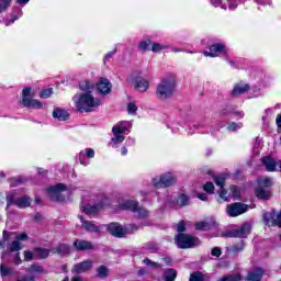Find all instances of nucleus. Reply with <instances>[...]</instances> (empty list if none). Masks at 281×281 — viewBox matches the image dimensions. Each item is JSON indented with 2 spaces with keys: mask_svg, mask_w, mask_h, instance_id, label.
I'll use <instances>...</instances> for the list:
<instances>
[{
  "mask_svg": "<svg viewBox=\"0 0 281 281\" xmlns=\"http://www.w3.org/2000/svg\"><path fill=\"white\" fill-rule=\"evenodd\" d=\"M127 124H128L127 122H121L112 127V133L114 135L112 137V143L115 146H117V144H122V142H124L125 137L123 135H124V133H126L128 131V127L126 126Z\"/></svg>",
  "mask_w": 281,
  "mask_h": 281,
  "instance_id": "0eeeda50",
  "label": "nucleus"
},
{
  "mask_svg": "<svg viewBox=\"0 0 281 281\" xmlns=\"http://www.w3.org/2000/svg\"><path fill=\"white\" fill-rule=\"evenodd\" d=\"M177 183V177L171 172L162 173L160 176H156L151 179L150 184L157 190H161V188H170Z\"/></svg>",
  "mask_w": 281,
  "mask_h": 281,
  "instance_id": "20e7f679",
  "label": "nucleus"
},
{
  "mask_svg": "<svg viewBox=\"0 0 281 281\" xmlns=\"http://www.w3.org/2000/svg\"><path fill=\"white\" fill-rule=\"evenodd\" d=\"M91 267H93V262H91L90 260L79 262L74 266L72 273H87V271H91Z\"/></svg>",
  "mask_w": 281,
  "mask_h": 281,
  "instance_id": "a211bd4d",
  "label": "nucleus"
},
{
  "mask_svg": "<svg viewBox=\"0 0 281 281\" xmlns=\"http://www.w3.org/2000/svg\"><path fill=\"white\" fill-rule=\"evenodd\" d=\"M262 269L257 268L256 270H252L248 272V276L246 278L247 281H260L262 280Z\"/></svg>",
  "mask_w": 281,
  "mask_h": 281,
  "instance_id": "cd10ccee",
  "label": "nucleus"
},
{
  "mask_svg": "<svg viewBox=\"0 0 281 281\" xmlns=\"http://www.w3.org/2000/svg\"><path fill=\"white\" fill-rule=\"evenodd\" d=\"M251 233V224L245 223L240 228L231 232L233 238H247Z\"/></svg>",
  "mask_w": 281,
  "mask_h": 281,
  "instance_id": "f8f14e48",
  "label": "nucleus"
},
{
  "mask_svg": "<svg viewBox=\"0 0 281 281\" xmlns=\"http://www.w3.org/2000/svg\"><path fill=\"white\" fill-rule=\"evenodd\" d=\"M54 93V90L52 88L45 89L40 93L41 98L47 99L50 98L52 94Z\"/></svg>",
  "mask_w": 281,
  "mask_h": 281,
  "instance_id": "603ef678",
  "label": "nucleus"
},
{
  "mask_svg": "<svg viewBox=\"0 0 281 281\" xmlns=\"http://www.w3.org/2000/svg\"><path fill=\"white\" fill-rule=\"evenodd\" d=\"M53 117L55 120H58L59 122H65V121L69 120V112H67L66 110H63L60 108H57L53 111Z\"/></svg>",
  "mask_w": 281,
  "mask_h": 281,
  "instance_id": "393cba45",
  "label": "nucleus"
},
{
  "mask_svg": "<svg viewBox=\"0 0 281 281\" xmlns=\"http://www.w3.org/2000/svg\"><path fill=\"white\" fill-rule=\"evenodd\" d=\"M116 52H117V49H114V50H112V52L105 54V56H104V63H106V60H111V58H113V56H115Z\"/></svg>",
  "mask_w": 281,
  "mask_h": 281,
  "instance_id": "4d7b16f0",
  "label": "nucleus"
},
{
  "mask_svg": "<svg viewBox=\"0 0 281 281\" xmlns=\"http://www.w3.org/2000/svg\"><path fill=\"white\" fill-rule=\"evenodd\" d=\"M255 194L257 199H260L261 201H269V199H271V189L257 187Z\"/></svg>",
  "mask_w": 281,
  "mask_h": 281,
  "instance_id": "412c9836",
  "label": "nucleus"
},
{
  "mask_svg": "<svg viewBox=\"0 0 281 281\" xmlns=\"http://www.w3.org/2000/svg\"><path fill=\"white\" fill-rule=\"evenodd\" d=\"M225 179H227V175L217 176L214 178L215 184L220 188V199L223 201H229L227 196V191L223 189L225 187Z\"/></svg>",
  "mask_w": 281,
  "mask_h": 281,
  "instance_id": "2eb2a0df",
  "label": "nucleus"
},
{
  "mask_svg": "<svg viewBox=\"0 0 281 281\" xmlns=\"http://www.w3.org/2000/svg\"><path fill=\"white\" fill-rule=\"evenodd\" d=\"M271 186H273V181L271 180V178L258 179V188H268L269 190H271Z\"/></svg>",
  "mask_w": 281,
  "mask_h": 281,
  "instance_id": "f704fd0d",
  "label": "nucleus"
},
{
  "mask_svg": "<svg viewBox=\"0 0 281 281\" xmlns=\"http://www.w3.org/2000/svg\"><path fill=\"white\" fill-rule=\"evenodd\" d=\"M21 16H23V11H21V9L18 10V14L16 15H12V19L10 22H7L5 25H10V23H14V21H18V19H21Z\"/></svg>",
  "mask_w": 281,
  "mask_h": 281,
  "instance_id": "6e6d98bb",
  "label": "nucleus"
},
{
  "mask_svg": "<svg viewBox=\"0 0 281 281\" xmlns=\"http://www.w3.org/2000/svg\"><path fill=\"white\" fill-rule=\"evenodd\" d=\"M148 87H150V85L148 83V80L138 77L135 80V89L139 91V93H146V91H148Z\"/></svg>",
  "mask_w": 281,
  "mask_h": 281,
  "instance_id": "b1692460",
  "label": "nucleus"
},
{
  "mask_svg": "<svg viewBox=\"0 0 281 281\" xmlns=\"http://www.w3.org/2000/svg\"><path fill=\"white\" fill-rule=\"evenodd\" d=\"M144 251L147 254H156L159 250V247L155 243H147L143 247Z\"/></svg>",
  "mask_w": 281,
  "mask_h": 281,
  "instance_id": "c9c22d12",
  "label": "nucleus"
},
{
  "mask_svg": "<svg viewBox=\"0 0 281 281\" xmlns=\"http://www.w3.org/2000/svg\"><path fill=\"white\" fill-rule=\"evenodd\" d=\"M198 199H200V201H207V194H205V193H199V194H198Z\"/></svg>",
  "mask_w": 281,
  "mask_h": 281,
  "instance_id": "69168bd1",
  "label": "nucleus"
},
{
  "mask_svg": "<svg viewBox=\"0 0 281 281\" xmlns=\"http://www.w3.org/2000/svg\"><path fill=\"white\" fill-rule=\"evenodd\" d=\"M229 10H236L238 8V2L228 0Z\"/></svg>",
  "mask_w": 281,
  "mask_h": 281,
  "instance_id": "052dcab7",
  "label": "nucleus"
},
{
  "mask_svg": "<svg viewBox=\"0 0 281 281\" xmlns=\"http://www.w3.org/2000/svg\"><path fill=\"white\" fill-rule=\"evenodd\" d=\"M108 232H110V234L116 238H124V236L127 234L126 228L117 223L110 224L108 226Z\"/></svg>",
  "mask_w": 281,
  "mask_h": 281,
  "instance_id": "4468645a",
  "label": "nucleus"
},
{
  "mask_svg": "<svg viewBox=\"0 0 281 281\" xmlns=\"http://www.w3.org/2000/svg\"><path fill=\"white\" fill-rule=\"evenodd\" d=\"M112 87L111 81H109L106 78H101L97 83V89L102 95H108V93H111Z\"/></svg>",
  "mask_w": 281,
  "mask_h": 281,
  "instance_id": "f3484780",
  "label": "nucleus"
},
{
  "mask_svg": "<svg viewBox=\"0 0 281 281\" xmlns=\"http://www.w3.org/2000/svg\"><path fill=\"white\" fill-rule=\"evenodd\" d=\"M10 3H12V0H0V14L10 8Z\"/></svg>",
  "mask_w": 281,
  "mask_h": 281,
  "instance_id": "49530a36",
  "label": "nucleus"
},
{
  "mask_svg": "<svg viewBox=\"0 0 281 281\" xmlns=\"http://www.w3.org/2000/svg\"><path fill=\"white\" fill-rule=\"evenodd\" d=\"M81 221V227L86 229V232H100V227L95 225L93 222L86 221L82 216L79 215Z\"/></svg>",
  "mask_w": 281,
  "mask_h": 281,
  "instance_id": "a878e982",
  "label": "nucleus"
},
{
  "mask_svg": "<svg viewBox=\"0 0 281 281\" xmlns=\"http://www.w3.org/2000/svg\"><path fill=\"white\" fill-rule=\"evenodd\" d=\"M211 277L210 274H203L201 271H196L191 273L189 281H210Z\"/></svg>",
  "mask_w": 281,
  "mask_h": 281,
  "instance_id": "c85d7f7f",
  "label": "nucleus"
},
{
  "mask_svg": "<svg viewBox=\"0 0 281 281\" xmlns=\"http://www.w3.org/2000/svg\"><path fill=\"white\" fill-rule=\"evenodd\" d=\"M247 210H249V206L240 202H235L226 206V213L228 216H232V217L240 216V214H245Z\"/></svg>",
  "mask_w": 281,
  "mask_h": 281,
  "instance_id": "1a4fd4ad",
  "label": "nucleus"
},
{
  "mask_svg": "<svg viewBox=\"0 0 281 281\" xmlns=\"http://www.w3.org/2000/svg\"><path fill=\"white\" fill-rule=\"evenodd\" d=\"M263 223L268 225V227H281V211L279 213H266L263 215Z\"/></svg>",
  "mask_w": 281,
  "mask_h": 281,
  "instance_id": "9d476101",
  "label": "nucleus"
},
{
  "mask_svg": "<svg viewBox=\"0 0 281 281\" xmlns=\"http://www.w3.org/2000/svg\"><path fill=\"white\" fill-rule=\"evenodd\" d=\"M10 205H16L20 210H25V207L32 205V198L22 195L16 199V191H11L7 193V207H10Z\"/></svg>",
  "mask_w": 281,
  "mask_h": 281,
  "instance_id": "39448f33",
  "label": "nucleus"
},
{
  "mask_svg": "<svg viewBox=\"0 0 281 281\" xmlns=\"http://www.w3.org/2000/svg\"><path fill=\"white\" fill-rule=\"evenodd\" d=\"M18 183H21V180L16 179V178L11 179L12 187L16 186Z\"/></svg>",
  "mask_w": 281,
  "mask_h": 281,
  "instance_id": "774afa93",
  "label": "nucleus"
},
{
  "mask_svg": "<svg viewBox=\"0 0 281 281\" xmlns=\"http://www.w3.org/2000/svg\"><path fill=\"white\" fill-rule=\"evenodd\" d=\"M144 265H146L147 267H154V268H157V269H161V265L155 262V261H151L150 259L148 258H145L143 260Z\"/></svg>",
  "mask_w": 281,
  "mask_h": 281,
  "instance_id": "09e8293b",
  "label": "nucleus"
},
{
  "mask_svg": "<svg viewBox=\"0 0 281 281\" xmlns=\"http://www.w3.org/2000/svg\"><path fill=\"white\" fill-rule=\"evenodd\" d=\"M106 276H109V269L104 266H101L98 268V277L103 279L106 278Z\"/></svg>",
  "mask_w": 281,
  "mask_h": 281,
  "instance_id": "c03bdc74",
  "label": "nucleus"
},
{
  "mask_svg": "<svg viewBox=\"0 0 281 281\" xmlns=\"http://www.w3.org/2000/svg\"><path fill=\"white\" fill-rule=\"evenodd\" d=\"M177 232H186V222H180L178 224Z\"/></svg>",
  "mask_w": 281,
  "mask_h": 281,
  "instance_id": "680f3d73",
  "label": "nucleus"
},
{
  "mask_svg": "<svg viewBox=\"0 0 281 281\" xmlns=\"http://www.w3.org/2000/svg\"><path fill=\"white\" fill-rule=\"evenodd\" d=\"M175 241L179 249H192V247H199V245H201L199 237L183 233H179L176 236Z\"/></svg>",
  "mask_w": 281,
  "mask_h": 281,
  "instance_id": "7ed1b4c3",
  "label": "nucleus"
},
{
  "mask_svg": "<svg viewBox=\"0 0 281 281\" xmlns=\"http://www.w3.org/2000/svg\"><path fill=\"white\" fill-rule=\"evenodd\" d=\"M95 157V150L93 148H86L79 153V161L81 166H89L88 159H93Z\"/></svg>",
  "mask_w": 281,
  "mask_h": 281,
  "instance_id": "dca6fc26",
  "label": "nucleus"
},
{
  "mask_svg": "<svg viewBox=\"0 0 281 281\" xmlns=\"http://www.w3.org/2000/svg\"><path fill=\"white\" fill-rule=\"evenodd\" d=\"M74 247L77 251H87L93 249V244H91V241L77 239L74 241Z\"/></svg>",
  "mask_w": 281,
  "mask_h": 281,
  "instance_id": "5701e85b",
  "label": "nucleus"
},
{
  "mask_svg": "<svg viewBox=\"0 0 281 281\" xmlns=\"http://www.w3.org/2000/svg\"><path fill=\"white\" fill-rule=\"evenodd\" d=\"M165 281H175L177 280V270L175 269H167L164 274Z\"/></svg>",
  "mask_w": 281,
  "mask_h": 281,
  "instance_id": "72a5a7b5",
  "label": "nucleus"
},
{
  "mask_svg": "<svg viewBox=\"0 0 281 281\" xmlns=\"http://www.w3.org/2000/svg\"><path fill=\"white\" fill-rule=\"evenodd\" d=\"M33 251L34 255L37 256V258H41L42 260H45V258H49V254H52V250L41 247L34 248Z\"/></svg>",
  "mask_w": 281,
  "mask_h": 281,
  "instance_id": "c756f323",
  "label": "nucleus"
},
{
  "mask_svg": "<svg viewBox=\"0 0 281 281\" xmlns=\"http://www.w3.org/2000/svg\"><path fill=\"white\" fill-rule=\"evenodd\" d=\"M212 256H215V258H220L222 251H221V248L218 247H214L211 251Z\"/></svg>",
  "mask_w": 281,
  "mask_h": 281,
  "instance_id": "13d9d810",
  "label": "nucleus"
},
{
  "mask_svg": "<svg viewBox=\"0 0 281 281\" xmlns=\"http://www.w3.org/2000/svg\"><path fill=\"white\" fill-rule=\"evenodd\" d=\"M34 259V252L30 251V250H25L24 251V260L25 262H30Z\"/></svg>",
  "mask_w": 281,
  "mask_h": 281,
  "instance_id": "5fc2aeb1",
  "label": "nucleus"
},
{
  "mask_svg": "<svg viewBox=\"0 0 281 281\" xmlns=\"http://www.w3.org/2000/svg\"><path fill=\"white\" fill-rule=\"evenodd\" d=\"M53 254H57V256H69L71 254V247L67 244H59L57 247L52 249Z\"/></svg>",
  "mask_w": 281,
  "mask_h": 281,
  "instance_id": "4be33fe9",
  "label": "nucleus"
},
{
  "mask_svg": "<svg viewBox=\"0 0 281 281\" xmlns=\"http://www.w3.org/2000/svg\"><path fill=\"white\" fill-rule=\"evenodd\" d=\"M12 273H13L12 268L5 266L4 263L0 265V276H1V278H5L8 276H12Z\"/></svg>",
  "mask_w": 281,
  "mask_h": 281,
  "instance_id": "e433bc0d",
  "label": "nucleus"
},
{
  "mask_svg": "<svg viewBox=\"0 0 281 281\" xmlns=\"http://www.w3.org/2000/svg\"><path fill=\"white\" fill-rule=\"evenodd\" d=\"M210 52H204V56L210 58H216V56H220V54H227V48L225 47V44H214L210 46Z\"/></svg>",
  "mask_w": 281,
  "mask_h": 281,
  "instance_id": "9b49d317",
  "label": "nucleus"
},
{
  "mask_svg": "<svg viewBox=\"0 0 281 281\" xmlns=\"http://www.w3.org/2000/svg\"><path fill=\"white\" fill-rule=\"evenodd\" d=\"M276 124H277L278 128H281V114L277 115Z\"/></svg>",
  "mask_w": 281,
  "mask_h": 281,
  "instance_id": "338daca9",
  "label": "nucleus"
},
{
  "mask_svg": "<svg viewBox=\"0 0 281 281\" xmlns=\"http://www.w3.org/2000/svg\"><path fill=\"white\" fill-rule=\"evenodd\" d=\"M67 187L63 183H58L56 186L49 187L47 192L48 196L52 201H57V203H63L65 201V196L60 192H65Z\"/></svg>",
  "mask_w": 281,
  "mask_h": 281,
  "instance_id": "6e6552de",
  "label": "nucleus"
},
{
  "mask_svg": "<svg viewBox=\"0 0 281 281\" xmlns=\"http://www.w3.org/2000/svg\"><path fill=\"white\" fill-rule=\"evenodd\" d=\"M261 161L268 172H280V162L276 161V159L266 156L261 159Z\"/></svg>",
  "mask_w": 281,
  "mask_h": 281,
  "instance_id": "ddd939ff",
  "label": "nucleus"
},
{
  "mask_svg": "<svg viewBox=\"0 0 281 281\" xmlns=\"http://www.w3.org/2000/svg\"><path fill=\"white\" fill-rule=\"evenodd\" d=\"M100 209H102V205L95 204L91 206V204H88L81 207V212H83V214H87L88 216H95Z\"/></svg>",
  "mask_w": 281,
  "mask_h": 281,
  "instance_id": "bb28decb",
  "label": "nucleus"
},
{
  "mask_svg": "<svg viewBox=\"0 0 281 281\" xmlns=\"http://www.w3.org/2000/svg\"><path fill=\"white\" fill-rule=\"evenodd\" d=\"M29 273H43L45 271L42 266L33 265L26 269Z\"/></svg>",
  "mask_w": 281,
  "mask_h": 281,
  "instance_id": "79ce46f5",
  "label": "nucleus"
},
{
  "mask_svg": "<svg viewBox=\"0 0 281 281\" xmlns=\"http://www.w3.org/2000/svg\"><path fill=\"white\" fill-rule=\"evenodd\" d=\"M72 101L79 113H91V111H95V109L102 104V101H100L99 98L93 97V94L89 92H79L75 94Z\"/></svg>",
  "mask_w": 281,
  "mask_h": 281,
  "instance_id": "f257e3e1",
  "label": "nucleus"
},
{
  "mask_svg": "<svg viewBox=\"0 0 281 281\" xmlns=\"http://www.w3.org/2000/svg\"><path fill=\"white\" fill-rule=\"evenodd\" d=\"M177 203L180 205V207H183V205H190V199L186 194H181L177 199Z\"/></svg>",
  "mask_w": 281,
  "mask_h": 281,
  "instance_id": "a19ab883",
  "label": "nucleus"
},
{
  "mask_svg": "<svg viewBox=\"0 0 281 281\" xmlns=\"http://www.w3.org/2000/svg\"><path fill=\"white\" fill-rule=\"evenodd\" d=\"M126 146H135V138L128 137L126 139Z\"/></svg>",
  "mask_w": 281,
  "mask_h": 281,
  "instance_id": "0e129e2a",
  "label": "nucleus"
},
{
  "mask_svg": "<svg viewBox=\"0 0 281 281\" xmlns=\"http://www.w3.org/2000/svg\"><path fill=\"white\" fill-rule=\"evenodd\" d=\"M168 45L166 44H159V43H155V42H151V50L155 53V54H158V52H164V49H168Z\"/></svg>",
  "mask_w": 281,
  "mask_h": 281,
  "instance_id": "4c0bfd02",
  "label": "nucleus"
},
{
  "mask_svg": "<svg viewBox=\"0 0 281 281\" xmlns=\"http://www.w3.org/2000/svg\"><path fill=\"white\" fill-rule=\"evenodd\" d=\"M238 128H243V123H231L227 126V131H231V133H236V131H238Z\"/></svg>",
  "mask_w": 281,
  "mask_h": 281,
  "instance_id": "a18cd8bd",
  "label": "nucleus"
},
{
  "mask_svg": "<svg viewBox=\"0 0 281 281\" xmlns=\"http://www.w3.org/2000/svg\"><path fill=\"white\" fill-rule=\"evenodd\" d=\"M79 89L85 91V93H91L95 89V83L91 81H81L79 83Z\"/></svg>",
  "mask_w": 281,
  "mask_h": 281,
  "instance_id": "7c9ffc66",
  "label": "nucleus"
},
{
  "mask_svg": "<svg viewBox=\"0 0 281 281\" xmlns=\"http://www.w3.org/2000/svg\"><path fill=\"white\" fill-rule=\"evenodd\" d=\"M13 262H14V265H16V266L21 265L22 260H21V254H20V252H18V254L15 255V258H14Z\"/></svg>",
  "mask_w": 281,
  "mask_h": 281,
  "instance_id": "e2e57ef3",
  "label": "nucleus"
},
{
  "mask_svg": "<svg viewBox=\"0 0 281 281\" xmlns=\"http://www.w3.org/2000/svg\"><path fill=\"white\" fill-rule=\"evenodd\" d=\"M240 280H243V276H240V273H236V274L225 276L218 279L217 281H240Z\"/></svg>",
  "mask_w": 281,
  "mask_h": 281,
  "instance_id": "58836bf2",
  "label": "nucleus"
},
{
  "mask_svg": "<svg viewBox=\"0 0 281 281\" xmlns=\"http://www.w3.org/2000/svg\"><path fill=\"white\" fill-rule=\"evenodd\" d=\"M150 47H153V41L150 40L142 41L138 44L139 52H150Z\"/></svg>",
  "mask_w": 281,
  "mask_h": 281,
  "instance_id": "473e14b6",
  "label": "nucleus"
},
{
  "mask_svg": "<svg viewBox=\"0 0 281 281\" xmlns=\"http://www.w3.org/2000/svg\"><path fill=\"white\" fill-rule=\"evenodd\" d=\"M127 113L130 115H135V113H137V104H135V102H130L127 104Z\"/></svg>",
  "mask_w": 281,
  "mask_h": 281,
  "instance_id": "de8ad7c7",
  "label": "nucleus"
},
{
  "mask_svg": "<svg viewBox=\"0 0 281 281\" xmlns=\"http://www.w3.org/2000/svg\"><path fill=\"white\" fill-rule=\"evenodd\" d=\"M203 190L205 192H207L209 194H214V183L212 182H206L204 186H203Z\"/></svg>",
  "mask_w": 281,
  "mask_h": 281,
  "instance_id": "3c124183",
  "label": "nucleus"
},
{
  "mask_svg": "<svg viewBox=\"0 0 281 281\" xmlns=\"http://www.w3.org/2000/svg\"><path fill=\"white\" fill-rule=\"evenodd\" d=\"M214 225H216V220L214 217H211L203 222H198L195 224V229H200L202 232H207V229H212V227H214Z\"/></svg>",
  "mask_w": 281,
  "mask_h": 281,
  "instance_id": "aec40b11",
  "label": "nucleus"
},
{
  "mask_svg": "<svg viewBox=\"0 0 281 281\" xmlns=\"http://www.w3.org/2000/svg\"><path fill=\"white\" fill-rule=\"evenodd\" d=\"M15 240H18V243H21V240H27V234H25V233L19 234L15 237Z\"/></svg>",
  "mask_w": 281,
  "mask_h": 281,
  "instance_id": "bf43d9fd",
  "label": "nucleus"
},
{
  "mask_svg": "<svg viewBox=\"0 0 281 281\" xmlns=\"http://www.w3.org/2000/svg\"><path fill=\"white\" fill-rule=\"evenodd\" d=\"M32 97V88H24L22 91V104H25V100H30Z\"/></svg>",
  "mask_w": 281,
  "mask_h": 281,
  "instance_id": "37998d69",
  "label": "nucleus"
},
{
  "mask_svg": "<svg viewBox=\"0 0 281 281\" xmlns=\"http://www.w3.org/2000/svg\"><path fill=\"white\" fill-rule=\"evenodd\" d=\"M121 210H130L131 212H135L138 218H148L149 213L148 210L139 206L138 202L134 200H125L123 203L120 204Z\"/></svg>",
  "mask_w": 281,
  "mask_h": 281,
  "instance_id": "423d86ee",
  "label": "nucleus"
},
{
  "mask_svg": "<svg viewBox=\"0 0 281 281\" xmlns=\"http://www.w3.org/2000/svg\"><path fill=\"white\" fill-rule=\"evenodd\" d=\"M22 104L23 106H29L30 109H43V103L34 99L24 100V103Z\"/></svg>",
  "mask_w": 281,
  "mask_h": 281,
  "instance_id": "2f4dec72",
  "label": "nucleus"
},
{
  "mask_svg": "<svg viewBox=\"0 0 281 281\" xmlns=\"http://www.w3.org/2000/svg\"><path fill=\"white\" fill-rule=\"evenodd\" d=\"M243 249H245V243H239L232 247L234 254H238V251H243Z\"/></svg>",
  "mask_w": 281,
  "mask_h": 281,
  "instance_id": "864d4df0",
  "label": "nucleus"
},
{
  "mask_svg": "<svg viewBox=\"0 0 281 281\" xmlns=\"http://www.w3.org/2000/svg\"><path fill=\"white\" fill-rule=\"evenodd\" d=\"M231 193L233 199H240V190L236 186L231 187Z\"/></svg>",
  "mask_w": 281,
  "mask_h": 281,
  "instance_id": "8fccbe9b",
  "label": "nucleus"
},
{
  "mask_svg": "<svg viewBox=\"0 0 281 281\" xmlns=\"http://www.w3.org/2000/svg\"><path fill=\"white\" fill-rule=\"evenodd\" d=\"M247 91H249V86L241 81L234 86L231 95H233L234 98H238V95H243L247 93Z\"/></svg>",
  "mask_w": 281,
  "mask_h": 281,
  "instance_id": "6ab92c4d",
  "label": "nucleus"
},
{
  "mask_svg": "<svg viewBox=\"0 0 281 281\" xmlns=\"http://www.w3.org/2000/svg\"><path fill=\"white\" fill-rule=\"evenodd\" d=\"M8 249L9 251H21V249H23V246L21 245V241L15 239L8 245Z\"/></svg>",
  "mask_w": 281,
  "mask_h": 281,
  "instance_id": "ea45409f",
  "label": "nucleus"
},
{
  "mask_svg": "<svg viewBox=\"0 0 281 281\" xmlns=\"http://www.w3.org/2000/svg\"><path fill=\"white\" fill-rule=\"evenodd\" d=\"M177 91V79L175 76L164 77L157 86L156 94L159 100H169Z\"/></svg>",
  "mask_w": 281,
  "mask_h": 281,
  "instance_id": "f03ea898",
  "label": "nucleus"
}]
</instances>
